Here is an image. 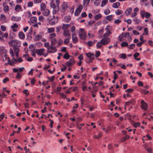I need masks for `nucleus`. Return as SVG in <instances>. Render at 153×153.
Instances as JSON below:
<instances>
[{
  "mask_svg": "<svg viewBox=\"0 0 153 153\" xmlns=\"http://www.w3.org/2000/svg\"><path fill=\"white\" fill-rule=\"evenodd\" d=\"M138 85L142 87L143 86V84L142 82L139 81L138 82Z\"/></svg>",
  "mask_w": 153,
  "mask_h": 153,
  "instance_id": "nucleus-63",
  "label": "nucleus"
},
{
  "mask_svg": "<svg viewBox=\"0 0 153 153\" xmlns=\"http://www.w3.org/2000/svg\"><path fill=\"white\" fill-rule=\"evenodd\" d=\"M63 40L61 39H59V42L58 44V46H59L62 45L63 44Z\"/></svg>",
  "mask_w": 153,
  "mask_h": 153,
  "instance_id": "nucleus-47",
  "label": "nucleus"
},
{
  "mask_svg": "<svg viewBox=\"0 0 153 153\" xmlns=\"http://www.w3.org/2000/svg\"><path fill=\"white\" fill-rule=\"evenodd\" d=\"M29 48L31 49V51H34L35 49V45L33 44H31L29 46Z\"/></svg>",
  "mask_w": 153,
  "mask_h": 153,
  "instance_id": "nucleus-27",
  "label": "nucleus"
},
{
  "mask_svg": "<svg viewBox=\"0 0 153 153\" xmlns=\"http://www.w3.org/2000/svg\"><path fill=\"white\" fill-rule=\"evenodd\" d=\"M74 63H72V62H70L68 61L66 62V64H67V65L68 67H70L72 66L73 65Z\"/></svg>",
  "mask_w": 153,
  "mask_h": 153,
  "instance_id": "nucleus-44",
  "label": "nucleus"
},
{
  "mask_svg": "<svg viewBox=\"0 0 153 153\" xmlns=\"http://www.w3.org/2000/svg\"><path fill=\"white\" fill-rule=\"evenodd\" d=\"M62 28L61 26H59V27H57L56 28V32L57 33L59 32Z\"/></svg>",
  "mask_w": 153,
  "mask_h": 153,
  "instance_id": "nucleus-59",
  "label": "nucleus"
},
{
  "mask_svg": "<svg viewBox=\"0 0 153 153\" xmlns=\"http://www.w3.org/2000/svg\"><path fill=\"white\" fill-rule=\"evenodd\" d=\"M32 37L31 35H30L27 34V39L28 40H31L32 39Z\"/></svg>",
  "mask_w": 153,
  "mask_h": 153,
  "instance_id": "nucleus-58",
  "label": "nucleus"
},
{
  "mask_svg": "<svg viewBox=\"0 0 153 153\" xmlns=\"http://www.w3.org/2000/svg\"><path fill=\"white\" fill-rule=\"evenodd\" d=\"M150 16L151 15L150 13L147 12L145 13V16L146 18H149L150 17Z\"/></svg>",
  "mask_w": 153,
  "mask_h": 153,
  "instance_id": "nucleus-48",
  "label": "nucleus"
},
{
  "mask_svg": "<svg viewBox=\"0 0 153 153\" xmlns=\"http://www.w3.org/2000/svg\"><path fill=\"white\" fill-rule=\"evenodd\" d=\"M102 42H101V40L100 42H98L96 46L97 47V48H100L102 47Z\"/></svg>",
  "mask_w": 153,
  "mask_h": 153,
  "instance_id": "nucleus-31",
  "label": "nucleus"
},
{
  "mask_svg": "<svg viewBox=\"0 0 153 153\" xmlns=\"http://www.w3.org/2000/svg\"><path fill=\"white\" fill-rule=\"evenodd\" d=\"M100 1L99 0H95L94 2V4L95 6H98L99 5Z\"/></svg>",
  "mask_w": 153,
  "mask_h": 153,
  "instance_id": "nucleus-33",
  "label": "nucleus"
},
{
  "mask_svg": "<svg viewBox=\"0 0 153 153\" xmlns=\"http://www.w3.org/2000/svg\"><path fill=\"white\" fill-rule=\"evenodd\" d=\"M133 21L135 22V24H138L140 22V20L137 18H136L135 19H134Z\"/></svg>",
  "mask_w": 153,
  "mask_h": 153,
  "instance_id": "nucleus-50",
  "label": "nucleus"
},
{
  "mask_svg": "<svg viewBox=\"0 0 153 153\" xmlns=\"http://www.w3.org/2000/svg\"><path fill=\"white\" fill-rule=\"evenodd\" d=\"M81 17H79V18H81L82 17H85L87 16V15L85 12H83L81 13Z\"/></svg>",
  "mask_w": 153,
  "mask_h": 153,
  "instance_id": "nucleus-46",
  "label": "nucleus"
},
{
  "mask_svg": "<svg viewBox=\"0 0 153 153\" xmlns=\"http://www.w3.org/2000/svg\"><path fill=\"white\" fill-rule=\"evenodd\" d=\"M67 8V6L66 4H63L61 7V11L64 12Z\"/></svg>",
  "mask_w": 153,
  "mask_h": 153,
  "instance_id": "nucleus-21",
  "label": "nucleus"
},
{
  "mask_svg": "<svg viewBox=\"0 0 153 153\" xmlns=\"http://www.w3.org/2000/svg\"><path fill=\"white\" fill-rule=\"evenodd\" d=\"M9 45L12 46H13V49L15 53V56L17 58V59H14V60L15 62H19V44L16 40H11L9 42Z\"/></svg>",
  "mask_w": 153,
  "mask_h": 153,
  "instance_id": "nucleus-1",
  "label": "nucleus"
},
{
  "mask_svg": "<svg viewBox=\"0 0 153 153\" xmlns=\"http://www.w3.org/2000/svg\"><path fill=\"white\" fill-rule=\"evenodd\" d=\"M56 36V34L55 33H52L50 35V38L51 39H54V38Z\"/></svg>",
  "mask_w": 153,
  "mask_h": 153,
  "instance_id": "nucleus-54",
  "label": "nucleus"
},
{
  "mask_svg": "<svg viewBox=\"0 0 153 153\" xmlns=\"http://www.w3.org/2000/svg\"><path fill=\"white\" fill-rule=\"evenodd\" d=\"M11 19L13 21H18L19 20V18H16V17L13 16L11 17Z\"/></svg>",
  "mask_w": 153,
  "mask_h": 153,
  "instance_id": "nucleus-55",
  "label": "nucleus"
},
{
  "mask_svg": "<svg viewBox=\"0 0 153 153\" xmlns=\"http://www.w3.org/2000/svg\"><path fill=\"white\" fill-rule=\"evenodd\" d=\"M30 21L32 23L35 24L36 22L37 18L35 17H31L30 19Z\"/></svg>",
  "mask_w": 153,
  "mask_h": 153,
  "instance_id": "nucleus-18",
  "label": "nucleus"
},
{
  "mask_svg": "<svg viewBox=\"0 0 153 153\" xmlns=\"http://www.w3.org/2000/svg\"><path fill=\"white\" fill-rule=\"evenodd\" d=\"M70 26V24H63L62 27V29L64 30H68V29L69 27Z\"/></svg>",
  "mask_w": 153,
  "mask_h": 153,
  "instance_id": "nucleus-13",
  "label": "nucleus"
},
{
  "mask_svg": "<svg viewBox=\"0 0 153 153\" xmlns=\"http://www.w3.org/2000/svg\"><path fill=\"white\" fill-rule=\"evenodd\" d=\"M70 57L68 53V52L66 53L63 56V58L65 59H68Z\"/></svg>",
  "mask_w": 153,
  "mask_h": 153,
  "instance_id": "nucleus-29",
  "label": "nucleus"
},
{
  "mask_svg": "<svg viewBox=\"0 0 153 153\" xmlns=\"http://www.w3.org/2000/svg\"><path fill=\"white\" fill-rule=\"evenodd\" d=\"M113 73L114 74V80H116L118 78L117 74L116 73V71H115L113 72Z\"/></svg>",
  "mask_w": 153,
  "mask_h": 153,
  "instance_id": "nucleus-51",
  "label": "nucleus"
},
{
  "mask_svg": "<svg viewBox=\"0 0 153 153\" xmlns=\"http://www.w3.org/2000/svg\"><path fill=\"white\" fill-rule=\"evenodd\" d=\"M120 3L119 2H116L113 4L112 7L114 8H118L120 5Z\"/></svg>",
  "mask_w": 153,
  "mask_h": 153,
  "instance_id": "nucleus-17",
  "label": "nucleus"
},
{
  "mask_svg": "<svg viewBox=\"0 0 153 153\" xmlns=\"http://www.w3.org/2000/svg\"><path fill=\"white\" fill-rule=\"evenodd\" d=\"M135 47V45L134 44H132L129 45V46L128 48L131 49H133Z\"/></svg>",
  "mask_w": 153,
  "mask_h": 153,
  "instance_id": "nucleus-42",
  "label": "nucleus"
},
{
  "mask_svg": "<svg viewBox=\"0 0 153 153\" xmlns=\"http://www.w3.org/2000/svg\"><path fill=\"white\" fill-rule=\"evenodd\" d=\"M54 30V28H48V32L49 33H51L53 32Z\"/></svg>",
  "mask_w": 153,
  "mask_h": 153,
  "instance_id": "nucleus-41",
  "label": "nucleus"
},
{
  "mask_svg": "<svg viewBox=\"0 0 153 153\" xmlns=\"http://www.w3.org/2000/svg\"><path fill=\"white\" fill-rule=\"evenodd\" d=\"M95 22V21L93 20L92 21H90L88 22V24L90 26H91Z\"/></svg>",
  "mask_w": 153,
  "mask_h": 153,
  "instance_id": "nucleus-49",
  "label": "nucleus"
},
{
  "mask_svg": "<svg viewBox=\"0 0 153 153\" xmlns=\"http://www.w3.org/2000/svg\"><path fill=\"white\" fill-rule=\"evenodd\" d=\"M71 38H67L65 39L64 40V43L65 44H67L69 42V40Z\"/></svg>",
  "mask_w": 153,
  "mask_h": 153,
  "instance_id": "nucleus-38",
  "label": "nucleus"
},
{
  "mask_svg": "<svg viewBox=\"0 0 153 153\" xmlns=\"http://www.w3.org/2000/svg\"><path fill=\"white\" fill-rule=\"evenodd\" d=\"M110 27L108 26H107L105 28V30H107L106 32L104 34L103 37H107L109 36L110 34H111V33L110 31V30L108 28Z\"/></svg>",
  "mask_w": 153,
  "mask_h": 153,
  "instance_id": "nucleus-8",
  "label": "nucleus"
},
{
  "mask_svg": "<svg viewBox=\"0 0 153 153\" xmlns=\"http://www.w3.org/2000/svg\"><path fill=\"white\" fill-rule=\"evenodd\" d=\"M45 51V49L43 48L40 49H37L36 50V52L37 54L39 56H41L44 54V53Z\"/></svg>",
  "mask_w": 153,
  "mask_h": 153,
  "instance_id": "nucleus-9",
  "label": "nucleus"
},
{
  "mask_svg": "<svg viewBox=\"0 0 153 153\" xmlns=\"http://www.w3.org/2000/svg\"><path fill=\"white\" fill-rule=\"evenodd\" d=\"M59 94H60V95L61 96V97L64 98V99H65L66 97V96L65 94H64V93H59Z\"/></svg>",
  "mask_w": 153,
  "mask_h": 153,
  "instance_id": "nucleus-62",
  "label": "nucleus"
},
{
  "mask_svg": "<svg viewBox=\"0 0 153 153\" xmlns=\"http://www.w3.org/2000/svg\"><path fill=\"white\" fill-rule=\"evenodd\" d=\"M72 39L73 40V42L76 44L78 42V38L76 36V34L75 33H74L72 35Z\"/></svg>",
  "mask_w": 153,
  "mask_h": 153,
  "instance_id": "nucleus-7",
  "label": "nucleus"
},
{
  "mask_svg": "<svg viewBox=\"0 0 153 153\" xmlns=\"http://www.w3.org/2000/svg\"><path fill=\"white\" fill-rule=\"evenodd\" d=\"M56 4H55L53 0H52L50 4L51 7L53 8L55 7L56 6Z\"/></svg>",
  "mask_w": 153,
  "mask_h": 153,
  "instance_id": "nucleus-36",
  "label": "nucleus"
},
{
  "mask_svg": "<svg viewBox=\"0 0 153 153\" xmlns=\"http://www.w3.org/2000/svg\"><path fill=\"white\" fill-rule=\"evenodd\" d=\"M83 6L82 5H79L77 8L76 9L74 15L75 16H78L80 13L82 9Z\"/></svg>",
  "mask_w": 153,
  "mask_h": 153,
  "instance_id": "nucleus-5",
  "label": "nucleus"
},
{
  "mask_svg": "<svg viewBox=\"0 0 153 153\" xmlns=\"http://www.w3.org/2000/svg\"><path fill=\"white\" fill-rule=\"evenodd\" d=\"M108 0H103L102 1L101 6L102 7L105 6L108 2Z\"/></svg>",
  "mask_w": 153,
  "mask_h": 153,
  "instance_id": "nucleus-30",
  "label": "nucleus"
},
{
  "mask_svg": "<svg viewBox=\"0 0 153 153\" xmlns=\"http://www.w3.org/2000/svg\"><path fill=\"white\" fill-rule=\"evenodd\" d=\"M22 92L25 94L26 96H27L29 94V93L28 92V90L27 89L24 90Z\"/></svg>",
  "mask_w": 153,
  "mask_h": 153,
  "instance_id": "nucleus-52",
  "label": "nucleus"
},
{
  "mask_svg": "<svg viewBox=\"0 0 153 153\" xmlns=\"http://www.w3.org/2000/svg\"><path fill=\"white\" fill-rule=\"evenodd\" d=\"M90 0H83V5L85 6H87L90 1Z\"/></svg>",
  "mask_w": 153,
  "mask_h": 153,
  "instance_id": "nucleus-25",
  "label": "nucleus"
},
{
  "mask_svg": "<svg viewBox=\"0 0 153 153\" xmlns=\"http://www.w3.org/2000/svg\"><path fill=\"white\" fill-rule=\"evenodd\" d=\"M120 56H121L119 57L120 58H123L124 59H126V55L125 53L121 54L120 55Z\"/></svg>",
  "mask_w": 153,
  "mask_h": 153,
  "instance_id": "nucleus-39",
  "label": "nucleus"
},
{
  "mask_svg": "<svg viewBox=\"0 0 153 153\" xmlns=\"http://www.w3.org/2000/svg\"><path fill=\"white\" fill-rule=\"evenodd\" d=\"M104 13L105 15H107L110 13V11L108 9H105L104 10Z\"/></svg>",
  "mask_w": 153,
  "mask_h": 153,
  "instance_id": "nucleus-53",
  "label": "nucleus"
},
{
  "mask_svg": "<svg viewBox=\"0 0 153 153\" xmlns=\"http://www.w3.org/2000/svg\"><path fill=\"white\" fill-rule=\"evenodd\" d=\"M58 21V19L57 16L55 18L54 16H53V18L50 19L49 21V24L51 25H53L56 24Z\"/></svg>",
  "mask_w": 153,
  "mask_h": 153,
  "instance_id": "nucleus-3",
  "label": "nucleus"
},
{
  "mask_svg": "<svg viewBox=\"0 0 153 153\" xmlns=\"http://www.w3.org/2000/svg\"><path fill=\"white\" fill-rule=\"evenodd\" d=\"M6 50L3 47H0V53H4Z\"/></svg>",
  "mask_w": 153,
  "mask_h": 153,
  "instance_id": "nucleus-34",
  "label": "nucleus"
},
{
  "mask_svg": "<svg viewBox=\"0 0 153 153\" xmlns=\"http://www.w3.org/2000/svg\"><path fill=\"white\" fill-rule=\"evenodd\" d=\"M71 19V17L69 16L65 17L64 19L65 21L67 22H68Z\"/></svg>",
  "mask_w": 153,
  "mask_h": 153,
  "instance_id": "nucleus-37",
  "label": "nucleus"
},
{
  "mask_svg": "<svg viewBox=\"0 0 153 153\" xmlns=\"http://www.w3.org/2000/svg\"><path fill=\"white\" fill-rule=\"evenodd\" d=\"M25 37L24 33L22 32H20V39H24Z\"/></svg>",
  "mask_w": 153,
  "mask_h": 153,
  "instance_id": "nucleus-26",
  "label": "nucleus"
},
{
  "mask_svg": "<svg viewBox=\"0 0 153 153\" xmlns=\"http://www.w3.org/2000/svg\"><path fill=\"white\" fill-rule=\"evenodd\" d=\"M42 38V35L37 34L35 35V37L34 38V40L36 41H38Z\"/></svg>",
  "mask_w": 153,
  "mask_h": 153,
  "instance_id": "nucleus-14",
  "label": "nucleus"
},
{
  "mask_svg": "<svg viewBox=\"0 0 153 153\" xmlns=\"http://www.w3.org/2000/svg\"><path fill=\"white\" fill-rule=\"evenodd\" d=\"M128 45V43L126 42H123L121 44V47H126Z\"/></svg>",
  "mask_w": 153,
  "mask_h": 153,
  "instance_id": "nucleus-35",
  "label": "nucleus"
},
{
  "mask_svg": "<svg viewBox=\"0 0 153 153\" xmlns=\"http://www.w3.org/2000/svg\"><path fill=\"white\" fill-rule=\"evenodd\" d=\"M52 46H50V48L51 50L52 53H54L57 51V49L55 47H52Z\"/></svg>",
  "mask_w": 153,
  "mask_h": 153,
  "instance_id": "nucleus-22",
  "label": "nucleus"
},
{
  "mask_svg": "<svg viewBox=\"0 0 153 153\" xmlns=\"http://www.w3.org/2000/svg\"><path fill=\"white\" fill-rule=\"evenodd\" d=\"M63 34L64 36L71 38V33L68 30H64Z\"/></svg>",
  "mask_w": 153,
  "mask_h": 153,
  "instance_id": "nucleus-10",
  "label": "nucleus"
},
{
  "mask_svg": "<svg viewBox=\"0 0 153 153\" xmlns=\"http://www.w3.org/2000/svg\"><path fill=\"white\" fill-rule=\"evenodd\" d=\"M113 15H110L108 16H106L105 17L106 19L109 21L111 20L112 19V17Z\"/></svg>",
  "mask_w": 153,
  "mask_h": 153,
  "instance_id": "nucleus-40",
  "label": "nucleus"
},
{
  "mask_svg": "<svg viewBox=\"0 0 153 153\" xmlns=\"http://www.w3.org/2000/svg\"><path fill=\"white\" fill-rule=\"evenodd\" d=\"M46 7V4L45 3H42L40 4L41 10L43 11V10H45Z\"/></svg>",
  "mask_w": 153,
  "mask_h": 153,
  "instance_id": "nucleus-20",
  "label": "nucleus"
},
{
  "mask_svg": "<svg viewBox=\"0 0 153 153\" xmlns=\"http://www.w3.org/2000/svg\"><path fill=\"white\" fill-rule=\"evenodd\" d=\"M144 42V41H141L140 42L137 43V45L138 47H140Z\"/></svg>",
  "mask_w": 153,
  "mask_h": 153,
  "instance_id": "nucleus-56",
  "label": "nucleus"
},
{
  "mask_svg": "<svg viewBox=\"0 0 153 153\" xmlns=\"http://www.w3.org/2000/svg\"><path fill=\"white\" fill-rule=\"evenodd\" d=\"M59 5H56V6L53 8V14H54L57 13L59 11Z\"/></svg>",
  "mask_w": 153,
  "mask_h": 153,
  "instance_id": "nucleus-11",
  "label": "nucleus"
},
{
  "mask_svg": "<svg viewBox=\"0 0 153 153\" xmlns=\"http://www.w3.org/2000/svg\"><path fill=\"white\" fill-rule=\"evenodd\" d=\"M110 41V39L108 37H104L101 40L102 44L103 45H105L108 43Z\"/></svg>",
  "mask_w": 153,
  "mask_h": 153,
  "instance_id": "nucleus-4",
  "label": "nucleus"
},
{
  "mask_svg": "<svg viewBox=\"0 0 153 153\" xmlns=\"http://www.w3.org/2000/svg\"><path fill=\"white\" fill-rule=\"evenodd\" d=\"M79 35L80 38L82 40H85L86 37V34L83 28H80L79 32Z\"/></svg>",
  "mask_w": 153,
  "mask_h": 153,
  "instance_id": "nucleus-2",
  "label": "nucleus"
},
{
  "mask_svg": "<svg viewBox=\"0 0 153 153\" xmlns=\"http://www.w3.org/2000/svg\"><path fill=\"white\" fill-rule=\"evenodd\" d=\"M141 108L142 109L145 110H146L148 108V104L144 101L142 100L141 101Z\"/></svg>",
  "mask_w": 153,
  "mask_h": 153,
  "instance_id": "nucleus-6",
  "label": "nucleus"
},
{
  "mask_svg": "<svg viewBox=\"0 0 153 153\" xmlns=\"http://www.w3.org/2000/svg\"><path fill=\"white\" fill-rule=\"evenodd\" d=\"M42 14L45 16H48L50 13V11L48 9H45L43 10Z\"/></svg>",
  "mask_w": 153,
  "mask_h": 153,
  "instance_id": "nucleus-12",
  "label": "nucleus"
},
{
  "mask_svg": "<svg viewBox=\"0 0 153 153\" xmlns=\"http://www.w3.org/2000/svg\"><path fill=\"white\" fill-rule=\"evenodd\" d=\"M123 11L122 10L118 9L115 11V13L117 15H119L123 13Z\"/></svg>",
  "mask_w": 153,
  "mask_h": 153,
  "instance_id": "nucleus-28",
  "label": "nucleus"
},
{
  "mask_svg": "<svg viewBox=\"0 0 153 153\" xmlns=\"http://www.w3.org/2000/svg\"><path fill=\"white\" fill-rule=\"evenodd\" d=\"M1 18L3 20L5 21L6 19L5 16L3 14H1Z\"/></svg>",
  "mask_w": 153,
  "mask_h": 153,
  "instance_id": "nucleus-57",
  "label": "nucleus"
},
{
  "mask_svg": "<svg viewBox=\"0 0 153 153\" xmlns=\"http://www.w3.org/2000/svg\"><path fill=\"white\" fill-rule=\"evenodd\" d=\"M101 137V135L99 133L97 135H94L93 137L95 139H99Z\"/></svg>",
  "mask_w": 153,
  "mask_h": 153,
  "instance_id": "nucleus-43",
  "label": "nucleus"
},
{
  "mask_svg": "<svg viewBox=\"0 0 153 153\" xmlns=\"http://www.w3.org/2000/svg\"><path fill=\"white\" fill-rule=\"evenodd\" d=\"M9 7L8 5H6L4 6V10L5 12H8L9 11Z\"/></svg>",
  "mask_w": 153,
  "mask_h": 153,
  "instance_id": "nucleus-45",
  "label": "nucleus"
},
{
  "mask_svg": "<svg viewBox=\"0 0 153 153\" xmlns=\"http://www.w3.org/2000/svg\"><path fill=\"white\" fill-rule=\"evenodd\" d=\"M102 17V15L100 13H99L95 16L94 19L96 20L99 19Z\"/></svg>",
  "mask_w": 153,
  "mask_h": 153,
  "instance_id": "nucleus-23",
  "label": "nucleus"
},
{
  "mask_svg": "<svg viewBox=\"0 0 153 153\" xmlns=\"http://www.w3.org/2000/svg\"><path fill=\"white\" fill-rule=\"evenodd\" d=\"M145 13L144 11H142V10L141 11L140 14H141V16H142V17H143V18H144V17H145Z\"/></svg>",
  "mask_w": 153,
  "mask_h": 153,
  "instance_id": "nucleus-61",
  "label": "nucleus"
},
{
  "mask_svg": "<svg viewBox=\"0 0 153 153\" xmlns=\"http://www.w3.org/2000/svg\"><path fill=\"white\" fill-rule=\"evenodd\" d=\"M13 72L14 73L17 72V75L16 78L17 79H19V73L18 72V69L14 68L13 69Z\"/></svg>",
  "mask_w": 153,
  "mask_h": 153,
  "instance_id": "nucleus-24",
  "label": "nucleus"
},
{
  "mask_svg": "<svg viewBox=\"0 0 153 153\" xmlns=\"http://www.w3.org/2000/svg\"><path fill=\"white\" fill-rule=\"evenodd\" d=\"M140 123L139 122L135 123L133 124L134 127L135 128H136L137 127H140Z\"/></svg>",
  "mask_w": 153,
  "mask_h": 153,
  "instance_id": "nucleus-32",
  "label": "nucleus"
},
{
  "mask_svg": "<svg viewBox=\"0 0 153 153\" xmlns=\"http://www.w3.org/2000/svg\"><path fill=\"white\" fill-rule=\"evenodd\" d=\"M18 25L15 23L13 25L11 26V27L14 32H16L17 31L16 29L18 28Z\"/></svg>",
  "mask_w": 153,
  "mask_h": 153,
  "instance_id": "nucleus-16",
  "label": "nucleus"
},
{
  "mask_svg": "<svg viewBox=\"0 0 153 153\" xmlns=\"http://www.w3.org/2000/svg\"><path fill=\"white\" fill-rule=\"evenodd\" d=\"M148 44L152 47H153V42L152 41L149 40L148 41Z\"/></svg>",
  "mask_w": 153,
  "mask_h": 153,
  "instance_id": "nucleus-64",
  "label": "nucleus"
},
{
  "mask_svg": "<svg viewBox=\"0 0 153 153\" xmlns=\"http://www.w3.org/2000/svg\"><path fill=\"white\" fill-rule=\"evenodd\" d=\"M132 9L131 8H129L127 9L125 12L126 15V16H128L131 13L132 11Z\"/></svg>",
  "mask_w": 153,
  "mask_h": 153,
  "instance_id": "nucleus-19",
  "label": "nucleus"
},
{
  "mask_svg": "<svg viewBox=\"0 0 153 153\" xmlns=\"http://www.w3.org/2000/svg\"><path fill=\"white\" fill-rule=\"evenodd\" d=\"M124 36L126 38L128 37V38L130 36V33L129 32H126L125 33L124 35Z\"/></svg>",
  "mask_w": 153,
  "mask_h": 153,
  "instance_id": "nucleus-60",
  "label": "nucleus"
},
{
  "mask_svg": "<svg viewBox=\"0 0 153 153\" xmlns=\"http://www.w3.org/2000/svg\"><path fill=\"white\" fill-rule=\"evenodd\" d=\"M51 45L50 46H54L57 43V41L56 39H51Z\"/></svg>",
  "mask_w": 153,
  "mask_h": 153,
  "instance_id": "nucleus-15",
  "label": "nucleus"
}]
</instances>
